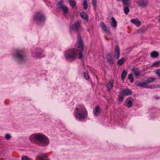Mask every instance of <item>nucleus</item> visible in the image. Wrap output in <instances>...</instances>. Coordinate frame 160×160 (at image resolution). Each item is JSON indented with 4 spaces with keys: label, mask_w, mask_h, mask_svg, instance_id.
Listing matches in <instances>:
<instances>
[{
    "label": "nucleus",
    "mask_w": 160,
    "mask_h": 160,
    "mask_svg": "<svg viewBox=\"0 0 160 160\" xmlns=\"http://www.w3.org/2000/svg\"><path fill=\"white\" fill-rule=\"evenodd\" d=\"M29 139L32 142H38L43 146H47L49 143L48 137L42 133L32 134L29 137Z\"/></svg>",
    "instance_id": "obj_1"
},
{
    "label": "nucleus",
    "mask_w": 160,
    "mask_h": 160,
    "mask_svg": "<svg viewBox=\"0 0 160 160\" xmlns=\"http://www.w3.org/2000/svg\"><path fill=\"white\" fill-rule=\"evenodd\" d=\"M76 117L79 119H82L88 116V112L84 106L80 105L77 108L75 112Z\"/></svg>",
    "instance_id": "obj_2"
},
{
    "label": "nucleus",
    "mask_w": 160,
    "mask_h": 160,
    "mask_svg": "<svg viewBox=\"0 0 160 160\" xmlns=\"http://www.w3.org/2000/svg\"><path fill=\"white\" fill-rule=\"evenodd\" d=\"M77 50L74 48L69 49L65 53L66 59L68 60H74L76 59L78 53Z\"/></svg>",
    "instance_id": "obj_3"
},
{
    "label": "nucleus",
    "mask_w": 160,
    "mask_h": 160,
    "mask_svg": "<svg viewBox=\"0 0 160 160\" xmlns=\"http://www.w3.org/2000/svg\"><path fill=\"white\" fill-rule=\"evenodd\" d=\"M75 47L78 51H79V58L80 59L82 58L83 57V55L82 52L83 51V45L82 38L80 35L78 34V40L77 42L76 43Z\"/></svg>",
    "instance_id": "obj_4"
},
{
    "label": "nucleus",
    "mask_w": 160,
    "mask_h": 160,
    "mask_svg": "<svg viewBox=\"0 0 160 160\" xmlns=\"http://www.w3.org/2000/svg\"><path fill=\"white\" fill-rule=\"evenodd\" d=\"M14 56L16 59L20 62L24 61L27 59L26 55L22 50H17Z\"/></svg>",
    "instance_id": "obj_5"
},
{
    "label": "nucleus",
    "mask_w": 160,
    "mask_h": 160,
    "mask_svg": "<svg viewBox=\"0 0 160 160\" xmlns=\"http://www.w3.org/2000/svg\"><path fill=\"white\" fill-rule=\"evenodd\" d=\"M57 7L59 9L62 10L64 15L68 13V8L64 5L62 1H60L58 2L57 3Z\"/></svg>",
    "instance_id": "obj_6"
},
{
    "label": "nucleus",
    "mask_w": 160,
    "mask_h": 160,
    "mask_svg": "<svg viewBox=\"0 0 160 160\" xmlns=\"http://www.w3.org/2000/svg\"><path fill=\"white\" fill-rule=\"evenodd\" d=\"M34 19L36 21H42L45 19V17L42 13L37 12L35 15Z\"/></svg>",
    "instance_id": "obj_7"
},
{
    "label": "nucleus",
    "mask_w": 160,
    "mask_h": 160,
    "mask_svg": "<svg viewBox=\"0 0 160 160\" xmlns=\"http://www.w3.org/2000/svg\"><path fill=\"white\" fill-rule=\"evenodd\" d=\"M138 6L142 8L147 7L149 4L148 0H139L137 2Z\"/></svg>",
    "instance_id": "obj_8"
},
{
    "label": "nucleus",
    "mask_w": 160,
    "mask_h": 160,
    "mask_svg": "<svg viewBox=\"0 0 160 160\" xmlns=\"http://www.w3.org/2000/svg\"><path fill=\"white\" fill-rule=\"evenodd\" d=\"M100 27L101 29L104 32H105L108 33H111L109 30L107 28V27L105 24L103 22H101L100 24Z\"/></svg>",
    "instance_id": "obj_9"
},
{
    "label": "nucleus",
    "mask_w": 160,
    "mask_h": 160,
    "mask_svg": "<svg viewBox=\"0 0 160 160\" xmlns=\"http://www.w3.org/2000/svg\"><path fill=\"white\" fill-rule=\"evenodd\" d=\"M120 55V49L118 46H116L114 50V57L117 59H118Z\"/></svg>",
    "instance_id": "obj_10"
},
{
    "label": "nucleus",
    "mask_w": 160,
    "mask_h": 160,
    "mask_svg": "<svg viewBox=\"0 0 160 160\" xmlns=\"http://www.w3.org/2000/svg\"><path fill=\"white\" fill-rule=\"evenodd\" d=\"M132 71L135 74V76L136 77L139 76L141 73V71L137 68H133L132 69Z\"/></svg>",
    "instance_id": "obj_11"
},
{
    "label": "nucleus",
    "mask_w": 160,
    "mask_h": 160,
    "mask_svg": "<svg viewBox=\"0 0 160 160\" xmlns=\"http://www.w3.org/2000/svg\"><path fill=\"white\" fill-rule=\"evenodd\" d=\"M100 109L98 106H96L93 110V114L95 116H97L101 113Z\"/></svg>",
    "instance_id": "obj_12"
},
{
    "label": "nucleus",
    "mask_w": 160,
    "mask_h": 160,
    "mask_svg": "<svg viewBox=\"0 0 160 160\" xmlns=\"http://www.w3.org/2000/svg\"><path fill=\"white\" fill-rule=\"evenodd\" d=\"M111 22H110V24L111 26L112 27L114 28H116L117 26V22L116 20L113 17L111 18Z\"/></svg>",
    "instance_id": "obj_13"
},
{
    "label": "nucleus",
    "mask_w": 160,
    "mask_h": 160,
    "mask_svg": "<svg viewBox=\"0 0 160 160\" xmlns=\"http://www.w3.org/2000/svg\"><path fill=\"white\" fill-rule=\"evenodd\" d=\"M130 4H131L130 1H129V4H127L125 5L123 3V5L124 7V13L126 14H127L129 12V9L128 7L130 6Z\"/></svg>",
    "instance_id": "obj_14"
},
{
    "label": "nucleus",
    "mask_w": 160,
    "mask_h": 160,
    "mask_svg": "<svg viewBox=\"0 0 160 160\" xmlns=\"http://www.w3.org/2000/svg\"><path fill=\"white\" fill-rule=\"evenodd\" d=\"M124 96H128L131 94L132 92L129 89H124L122 92H120Z\"/></svg>",
    "instance_id": "obj_15"
},
{
    "label": "nucleus",
    "mask_w": 160,
    "mask_h": 160,
    "mask_svg": "<svg viewBox=\"0 0 160 160\" xmlns=\"http://www.w3.org/2000/svg\"><path fill=\"white\" fill-rule=\"evenodd\" d=\"M114 85V82L113 80L109 81L107 85V88L108 91H110L113 87Z\"/></svg>",
    "instance_id": "obj_16"
},
{
    "label": "nucleus",
    "mask_w": 160,
    "mask_h": 160,
    "mask_svg": "<svg viewBox=\"0 0 160 160\" xmlns=\"http://www.w3.org/2000/svg\"><path fill=\"white\" fill-rule=\"evenodd\" d=\"M132 23L135 24L137 27H138L141 24V22L137 19H132L131 20Z\"/></svg>",
    "instance_id": "obj_17"
},
{
    "label": "nucleus",
    "mask_w": 160,
    "mask_h": 160,
    "mask_svg": "<svg viewBox=\"0 0 160 160\" xmlns=\"http://www.w3.org/2000/svg\"><path fill=\"white\" fill-rule=\"evenodd\" d=\"M80 26V23L78 21L76 23L75 25L73 26L72 27H71V30H72L75 31H77Z\"/></svg>",
    "instance_id": "obj_18"
},
{
    "label": "nucleus",
    "mask_w": 160,
    "mask_h": 160,
    "mask_svg": "<svg viewBox=\"0 0 160 160\" xmlns=\"http://www.w3.org/2000/svg\"><path fill=\"white\" fill-rule=\"evenodd\" d=\"M107 59L108 63L111 64H112L113 63V60L112 59V56L110 55H108L107 56Z\"/></svg>",
    "instance_id": "obj_19"
},
{
    "label": "nucleus",
    "mask_w": 160,
    "mask_h": 160,
    "mask_svg": "<svg viewBox=\"0 0 160 160\" xmlns=\"http://www.w3.org/2000/svg\"><path fill=\"white\" fill-rule=\"evenodd\" d=\"M80 16H81V17L82 18L86 20H88V15L85 12H82L80 14Z\"/></svg>",
    "instance_id": "obj_20"
},
{
    "label": "nucleus",
    "mask_w": 160,
    "mask_h": 160,
    "mask_svg": "<svg viewBox=\"0 0 160 160\" xmlns=\"http://www.w3.org/2000/svg\"><path fill=\"white\" fill-rule=\"evenodd\" d=\"M127 74V72L126 70H124L122 72L121 75V78L122 80H123L126 77V75Z\"/></svg>",
    "instance_id": "obj_21"
},
{
    "label": "nucleus",
    "mask_w": 160,
    "mask_h": 160,
    "mask_svg": "<svg viewBox=\"0 0 160 160\" xmlns=\"http://www.w3.org/2000/svg\"><path fill=\"white\" fill-rule=\"evenodd\" d=\"M148 83L146 81V80L142 82V83H139L137 84V86L138 87H146L147 86V85H148Z\"/></svg>",
    "instance_id": "obj_22"
},
{
    "label": "nucleus",
    "mask_w": 160,
    "mask_h": 160,
    "mask_svg": "<svg viewBox=\"0 0 160 160\" xmlns=\"http://www.w3.org/2000/svg\"><path fill=\"white\" fill-rule=\"evenodd\" d=\"M33 55H34V57H36L37 58L43 57H44V55L41 52L36 53V52H33Z\"/></svg>",
    "instance_id": "obj_23"
},
{
    "label": "nucleus",
    "mask_w": 160,
    "mask_h": 160,
    "mask_svg": "<svg viewBox=\"0 0 160 160\" xmlns=\"http://www.w3.org/2000/svg\"><path fill=\"white\" fill-rule=\"evenodd\" d=\"M159 55V53L158 52L156 51L152 52L151 53V56L153 58H156Z\"/></svg>",
    "instance_id": "obj_24"
},
{
    "label": "nucleus",
    "mask_w": 160,
    "mask_h": 160,
    "mask_svg": "<svg viewBox=\"0 0 160 160\" xmlns=\"http://www.w3.org/2000/svg\"><path fill=\"white\" fill-rule=\"evenodd\" d=\"M69 3L70 6L73 8L76 6V3L74 0H69Z\"/></svg>",
    "instance_id": "obj_25"
},
{
    "label": "nucleus",
    "mask_w": 160,
    "mask_h": 160,
    "mask_svg": "<svg viewBox=\"0 0 160 160\" xmlns=\"http://www.w3.org/2000/svg\"><path fill=\"white\" fill-rule=\"evenodd\" d=\"M124 95L120 92L119 93V95L118 96V101L120 103L122 102L124 98Z\"/></svg>",
    "instance_id": "obj_26"
},
{
    "label": "nucleus",
    "mask_w": 160,
    "mask_h": 160,
    "mask_svg": "<svg viewBox=\"0 0 160 160\" xmlns=\"http://www.w3.org/2000/svg\"><path fill=\"white\" fill-rule=\"evenodd\" d=\"M156 80V78L154 77H152L148 78L146 80V81L148 84L149 83H152L154 82Z\"/></svg>",
    "instance_id": "obj_27"
},
{
    "label": "nucleus",
    "mask_w": 160,
    "mask_h": 160,
    "mask_svg": "<svg viewBox=\"0 0 160 160\" xmlns=\"http://www.w3.org/2000/svg\"><path fill=\"white\" fill-rule=\"evenodd\" d=\"M124 59L123 58H122L120 59L117 62V64L119 65H121L124 62Z\"/></svg>",
    "instance_id": "obj_28"
},
{
    "label": "nucleus",
    "mask_w": 160,
    "mask_h": 160,
    "mask_svg": "<svg viewBox=\"0 0 160 160\" xmlns=\"http://www.w3.org/2000/svg\"><path fill=\"white\" fill-rule=\"evenodd\" d=\"M128 78L130 80L131 82L132 83L133 82L134 79L133 78V77L132 76V74H129L128 75Z\"/></svg>",
    "instance_id": "obj_29"
},
{
    "label": "nucleus",
    "mask_w": 160,
    "mask_h": 160,
    "mask_svg": "<svg viewBox=\"0 0 160 160\" xmlns=\"http://www.w3.org/2000/svg\"><path fill=\"white\" fill-rule=\"evenodd\" d=\"M146 30V29L145 28H141L137 31V33H143L145 32Z\"/></svg>",
    "instance_id": "obj_30"
},
{
    "label": "nucleus",
    "mask_w": 160,
    "mask_h": 160,
    "mask_svg": "<svg viewBox=\"0 0 160 160\" xmlns=\"http://www.w3.org/2000/svg\"><path fill=\"white\" fill-rule=\"evenodd\" d=\"M83 8L85 9H86L88 8V3L86 0H84L83 1Z\"/></svg>",
    "instance_id": "obj_31"
},
{
    "label": "nucleus",
    "mask_w": 160,
    "mask_h": 160,
    "mask_svg": "<svg viewBox=\"0 0 160 160\" xmlns=\"http://www.w3.org/2000/svg\"><path fill=\"white\" fill-rule=\"evenodd\" d=\"M5 138L7 140H9L11 138V135L9 133H7L5 136Z\"/></svg>",
    "instance_id": "obj_32"
},
{
    "label": "nucleus",
    "mask_w": 160,
    "mask_h": 160,
    "mask_svg": "<svg viewBox=\"0 0 160 160\" xmlns=\"http://www.w3.org/2000/svg\"><path fill=\"white\" fill-rule=\"evenodd\" d=\"M39 156L41 157L42 160H48L47 158L44 157L43 154H40Z\"/></svg>",
    "instance_id": "obj_33"
},
{
    "label": "nucleus",
    "mask_w": 160,
    "mask_h": 160,
    "mask_svg": "<svg viewBox=\"0 0 160 160\" xmlns=\"http://www.w3.org/2000/svg\"><path fill=\"white\" fill-rule=\"evenodd\" d=\"M132 105V102L131 100H129L128 101L127 103V107L128 108H130Z\"/></svg>",
    "instance_id": "obj_34"
},
{
    "label": "nucleus",
    "mask_w": 160,
    "mask_h": 160,
    "mask_svg": "<svg viewBox=\"0 0 160 160\" xmlns=\"http://www.w3.org/2000/svg\"><path fill=\"white\" fill-rule=\"evenodd\" d=\"M84 77L86 80H88L89 79V77L88 75V73L87 72L84 73Z\"/></svg>",
    "instance_id": "obj_35"
},
{
    "label": "nucleus",
    "mask_w": 160,
    "mask_h": 160,
    "mask_svg": "<svg viewBox=\"0 0 160 160\" xmlns=\"http://www.w3.org/2000/svg\"><path fill=\"white\" fill-rule=\"evenodd\" d=\"M122 2L124 5L127 4H129V1H130V0H122Z\"/></svg>",
    "instance_id": "obj_36"
},
{
    "label": "nucleus",
    "mask_w": 160,
    "mask_h": 160,
    "mask_svg": "<svg viewBox=\"0 0 160 160\" xmlns=\"http://www.w3.org/2000/svg\"><path fill=\"white\" fill-rule=\"evenodd\" d=\"M92 2L93 7L95 8L97 4V0H92Z\"/></svg>",
    "instance_id": "obj_37"
},
{
    "label": "nucleus",
    "mask_w": 160,
    "mask_h": 160,
    "mask_svg": "<svg viewBox=\"0 0 160 160\" xmlns=\"http://www.w3.org/2000/svg\"><path fill=\"white\" fill-rule=\"evenodd\" d=\"M22 160H31L28 157L26 156H24L22 157Z\"/></svg>",
    "instance_id": "obj_38"
},
{
    "label": "nucleus",
    "mask_w": 160,
    "mask_h": 160,
    "mask_svg": "<svg viewBox=\"0 0 160 160\" xmlns=\"http://www.w3.org/2000/svg\"><path fill=\"white\" fill-rule=\"evenodd\" d=\"M156 74L160 77V69H158L156 70Z\"/></svg>",
    "instance_id": "obj_39"
},
{
    "label": "nucleus",
    "mask_w": 160,
    "mask_h": 160,
    "mask_svg": "<svg viewBox=\"0 0 160 160\" xmlns=\"http://www.w3.org/2000/svg\"><path fill=\"white\" fill-rule=\"evenodd\" d=\"M159 66V65L158 64V61H157V62H156L153 63L152 65V66L153 67V66Z\"/></svg>",
    "instance_id": "obj_40"
},
{
    "label": "nucleus",
    "mask_w": 160,
    "mask_h": 160,
    "mask_svg": "<svg viewBox=\"0 0 160 160\" xmlns=\"http://www.w3.org/2000/svg\"><path fill=\"white\" fill-rule=\"evenodd\" d=\"M158 20L159 21V22L160 23V15H159V19Z\"/></svg>",
    "instance_id": "obj_41"
},
{
    "label": "nucleus",
    "mask_w": 160,
    "mask_h": 160,
    "mask_svg": "<svg viewBox=\"0 0 160 160\" xmlns=\"http://www.w3.org/2000/svg\"><path fill=\"white\" fill-rule=\"evenodd\" d=\"M159 66L160 65V60L158 61Z\"/></svg>",
    "instance_id": "obj_42"
},
{
    "label": "nucleus",
    "mask_w": 160,
    "mask_h": 160,
    "mask_svg": "<svg viewBox=\"0 0 160 160\" xmlns=\"http://www.w3.org/2000/svg\"><path fill=\"white\" fill-rule=\"evenodd\" d=\"M156 98V99H159V97H158V98Z\"/></svg>",
    "instance_id": "obj_43"
}]
</instances>
